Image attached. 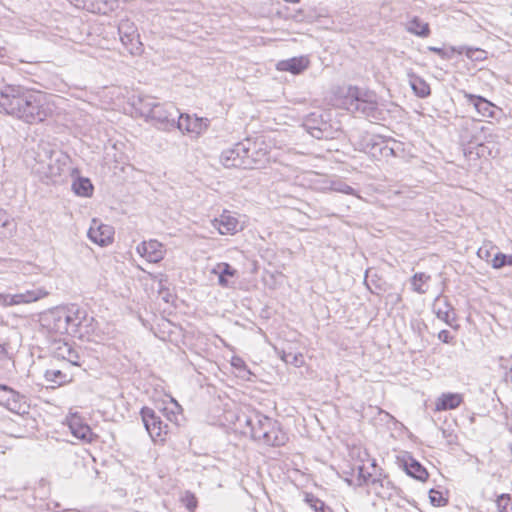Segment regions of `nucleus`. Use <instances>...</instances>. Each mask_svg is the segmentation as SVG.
Returning <instances> with one entry per match:
<instances>
[{
  "label": "nucleus",
  "mask_w": 512,
  "mask_h": 512,
  "mask_svg": "<svg viewBox=\"0 0 512 512\" xmlns=\"http://www.w3.org/2000/svg\"><path fill=\"white\" fill-rule=\"evenodd\" d=\"M211 224L221 235H234L242 229L238 219L228 210H224L218 218H214Z\"/></svg>",
  "instance_id": "obj_12"
},
{
  "label": "nucleus",
  "mask_w": 512,
  "mask_h": 512,
  "mask_svg": "<svg viewBox=\"0 0 512 512\" xmlns=\"http://www.w3.org/2000/svg\"><path fill=\"white\" fill-rule=\"evenodd\" d=\"M134 105L143 117L152 121L159 129L169 130L175 127L179 110L173 103H159L153 97L139 96Z\"/></svg>",
  "instance_id": "obj_4"
},
{
  "label": "nucleus",
  "mask_w": 512,
  "mask_h": 512,
  "mask_svg": "<svg viewBox=\"0 0 512 512\" xmlns=\"http://www.w3.org/2000/svg\"><path fill=\"white\" fill-rule=\"evenodd\" d=\"M50 350L55 358L65 360L71 365H80L77 351L62 338H54L51 343Z\"/></svg>",
  "instance_id": "obj_11"
},
{
  "label": "nucleus",
  "mask_w": 512,
  "mask_h": 512,
  "mask_svg": "<svg viewBox=\"0 0 512 512\" xmlns=\"http://www.w3.org/2000/svg\"><path fill=\"white\" fill-rule=\"evenodd\" d=\"M175 127L181 131L200 134L207 129L208 120L203 118H192L188 114H182L179 112Z\"/></svg>",
  "instance_id": "obj_14"
},
{
  "label": "nucleus",
  "mask_w": 512,
  "mask_h": 512,
  "mask_svg": "<svg viewBox=\"0 0 512 512\" xmlns=\"http://www.w3.org/2000/svg\"><path fill=\"white\" fill-rule=\"evenodd\" d=\"M431 276L424 272H417L410 278L411 289L418 294H426Z\"/></svg>",
  "instance_id": "obj_26"
},
{
  "label": "nucleus",
  "mask_w": 512,
  "mask_h": 512,
  "mask_svg": "<svg viewBox=\"0 0 512 512\" xmlns=\"http://www.w3.org/2000/svg\"><path fill=\"white\" fill-rule=\"evenodd\" d=\"M87 235L92 242L100 246H107L113 242L114 228L94 218L91 221Z\"/></svg>",
  "instance_id": "obj_10"
},
{
  "label": "nucleus",
  "mask_w": 512,
  "mask_h": 512,
  "mask_svg": "<svg viewBox=\"0 0 512 512\" xmlns=\"http://www.w3.org/2000/svg\"><path fill=\"white\" fill-rule=\"evenodd\" d=\"M212 273L218 275V284L223 288H231L234 283L229 281V277H235L237 275V270L234 269L228 263H218L216 267L212 270Z\"/></svg>",
  "instance_id": "obj_19"
},
{
  "label": "nucleus",
  "mask_w": 512,
  "mask_h": 512,
  "mask_svg": "<svg viewBox=\"0 0 512 512\" xmlns=\"http://www.w3.org/2000/svg\"><path fill=\"white\" fill-rule=\"evenodd\" d=\"M183 502L189 511H194L197 507V499L194 494L190 492H186L185 496L183 497Z\"/></svg>",
  "instance_id": "obj_39"
},
{
  "label": "nucleus",
  "mask_w": 512,
  "mask_h": 512,
  "mask_svg": "<svg viewBox=\"0 0 512 512\" xmlns=\"http://www.w3.org/2000/svg\"><path fill=\"white\" fill-rule=\"evenodd\" d=\"M5 49L0 45V57H3L4 56V52Z\"/></svg>",
  "instance_id": "obj_47"
},
{
  "label": "nucleus",
  "mask_w": 512,
  "mask_h": 512,
  "mask_svg": "<svg viewBox=\"0 0 512 512\" xmlns=\"http://www.w3.org/2000/svg\"><path fill=\"white\" fill-rule=\"evenodd\" d=\"M305 502L315 511V512H332L329 507L325 505V503L318 499L315 495L311 493H307L305 495Z\"/></svg>",
  "instance_id": "obj_31"
},
{
  "label": "nucleus",
  "mask_w": 512,
  "mask_h": 512,
  "mask_svg": "<svg viewBox=\"0 0 512 512\" xmlns=\"http://www.w3.org/2000/svg\"><path fill=\"white\" fill-rule=\"evenodd\" d=\"M64 166L65 163H62L59 158L53 159V153L51 152L50 161L41 173L46 179L54 181L55 178L61 176Z\"/></svg>",
  "instance_id": "obj_25"
},
{
  "label": "nucleus",
  "mask_w": 512,
  "mask_h": 512,
  "mask_svg": "<svg viewBox=\"0 0 512 512\" xmlns=\"http://www.w3.org/2000/svg\"><path fill=\"white\" fill-rule=\"evenodd\" d=\"M409 84L414 94L420 98H426L431 94L429 84L413 72H408Z\"/></svg>",
  "instance_id": "obj_21"
},
{
  "label": "nucleus",
  "mask_w": 512,
  "mask_h": 512,
  "mask_svg": "<svg viewBox=\"0 0 512 512\" xmlns=\"http://www.w3.org/2000/svg\"><path fill=\"white\" fill-rule=\"evenodd\" d=\"M345 104L349 111L357 112L372 121L384 119V113L379 108L376 95L373 92L349 87Z\"/></svg>",
  "instance_id": "obj_5"
},
{
  "label": "nucleus",
  "mask_w": 512,
  "mask_h": 512,
  "mask_svg": "<svg viewBox=\"0 0 512 512\" xmlns=\"http://www.w3.org/2000/svg\"><path fill=\"white\" fill-rule=\"evenodd\" d=\"M463 402V396L459 393H443L436 400L435 407L437 411H446L456 409Z\"/></svg>",
  "instance_id": "obj_20"
},
{
  "label": "nucleus",
  "mask_w": 512,
  "mask_h": 512,
  "mask_svg": "<svg viewBox=\"0 0 512 512\" xmlns=\"http://www.w3.org/2000/svg\"><path fill=\"white\" fill-rule=\"evenodd\" d=\"M406 29L409 33L420 36V37H428L430 34L429 24L423 22L418 17L412 18L406 26Z\"/></svg>",
  "instance_id": "obj_27"
},
{
  "label": "nucleus",
  "mask_w": 512,
  "mask_h": 512,
  "mask_svg": "<svg viewBox=\"0 0 512 512\" xmlns=\"http://www.w3.org/2000/svg\"><path fill=\"white\" fill-rule=\"evenodd\" d=\"M245 144L243 141L235 144L232 148L226 149L221 154V162L227 168H243L248 169L251 163L245 156Z\"/></svg>",
  "instance_id": "obj_8"
},
{
  "label": "nucleus",
  "mask_w": 512,
  "mask_h": 512,
  "mask_svg": "<svg viewBox=\"0 0 512 512\" xmlns=\"http://www.w3.org/2000/svg\"><path fill=\"white\" fill-rule=\"evenodd\" d=\"M9 224V217L6 212L0 208V227H6Z\"/></svg>",
  "instance_id": "obj_43"
},
{
  "label": "nucleus",
  "mask_w": 512,
  "mask_h": 512,
  "mask_svg": "<svg viewBox=\"0 0 512 512\" xmlns=\"http://www.w3.org/2000/svg\"><path fill=\"white\" fill-rule=\"evenodd\" d=\"M357 471H358V473H357L358 486L367 485L370 483V481L372 484H376V483L380 482V480H378V479H375V478L371 479L372 478L371 473L367 472L363 465L358 466Z\"/></svg>",
  "instance_id": "obj_32"
},
{
  "label": "nucleus",
  "mask_w": 512,
  "mask_h": 512,
  "mask_svg": "<svg viewBox=\"0 0 512 512\" xmlns=\"http://www.w3.org/2000/svg\"><path fill=\"white\" fill-rule=\"evenodd\" d=\"M143 424L153 441H163L164 436L167 434V424H165L161 417L156 412L149 408L143 407L140 411Z\"/></svg>",
  "instance_id": "obj_7"
},
{
  "label": "nucleus",
  "mask_w": 512,
  "mask_h": 512,
  "mask_svg": "<svg viewBox=\"0 0 512 512\" xmlns=\"http://www.w3.org/2000/svg\"><path fill=\"white\" fill-rule=\"evenodd\" d=\"M5 354H6V350H5V348H4L2 345H0V359H1Z\"/></svg>",
  "instance_id": "obj_45"
},
{
  "label": "nucleus",
  "mask_w": 512,
  "mask_h": 512,
  "mask_svg": "<svg viewBox=\"0 0 512 512\" xmlns=\"http://www.w3.org/2000/svg\"><path fill=\"white\" fill-rule=\"evenodd\" d=\"M506 265H512V255H507Z\"/></svg>",
  "instance_id": "obj_46"
},
{
  "label": "nucleus",
  "mask_w": 512,
  "mask_h": 512,
  "mask_svg": "<svg viewBox=\"0 0 512 512\" xmlns=\"http://www.w3.org/2000/svg\"><path fill=\"white\" fill-rule=\"evenodd\" d=\"M309 64L307 56H299L279 61L276 67L279 71H287L296 75L306 70Z\"/></svg>",
  "instance_id": "obj_17"
},
{
  "label": "nucleus",
  "mask_w": 512,
  "mask_h": 512,
  "mask_svg": "<svg viewBox=\"0 0 512 512\" xmlns=\"http://www.w3.org/2000/svg\"><path fill=\"white\" fill-rule=\"evenodd\" d=\"M304 126L308 133L316 139H328L331 136L329 125L326 122H322L321 126H317L313 115L306 120Z\"/></svg>",
  "instance_id": "obj_22"
},
{
  "label": "nucleus",
  "mask_w": 512,
  "mask_h": 512,
  "mask_svg": "<svg viewBox=\"0 0 512 512\" xmlns=\"http://www.w3.org/2000/svg\"><path fill=\"white\" fill-rule=\"evenodd\" d=\"M463 96L469 104L474 106V108L480 115L491 118L495 117L497 107L484 97L474 95L465 91L463 92Z\"/></svg>",
  "instance_id": "obj_15"
},
{
  "label": "nucleus",
  "mask_w": 512,
  "mask_h": 512,
  "mask_svg": "<svg viewBox=\"0 0 512 512\" xmlns=\"http://www.w3.org/2000/svg\"><path fill=\"white\" fill-rule=\"evenodd\" d=\"M86 320L84 311L72 307L69 309H57L45 315L42 319V325L49 333L55 335L54 338H61L65 334L81 336L80 328Z\"/></svg>",
  "instance_id": "obj_3"
},
{
  "label": "nucleus",
  "mask_w": 512,
  "mask_h": 512,
  "mask_svg": "<svg viewBox=\"0 0 512 512\" xmlns=\"http://www.w3.org/2000/svg\"><path fill=\"white\" fill-rule=\"evenodd\" d=\"M72 190L78 196L90 197L94 187L89 178L79 177L73 182Z\"/></svg>",
  "instance_id": "obj_28"
},
{
  "label": "nucleus",
  "mask_w": 512,
  "mask_h": 512,
  "mask_svg": "<svg viewBox=\"0 0 512 512\" xmlns=\"http://www.w3.org/2000/svg\"><path fill=\"white\" fill-rule=\"evenodd\" d=\"M438 338L444 343H449L452 337L448 330H441L438 334Z\"/></svg>",
  "instance_id": "obj_42"
},
{
  "label": "nucleus",
  "mask_w": 512,
  "mask_h": 512,
  "mask_svg": "<svg viewBox=\"0 0 512 512\" xmlns=\"http://www.w3.org/2000/svg\"><path fill=\"white\" fill-rule=\"evenodd\" d=\"M404 467L406 473L409 476L419 481H425L428 478L427 470L412 457H409L408 460H405Z\"/></svg>",
  "instance_id": "obj_23"
},
{
  "label": "nucleus",
  "mask_w": 512,
  "mask_h": 512,
  "mask_svg": "<svg viewBox=\"0 0 512 512\" xmlns=\"http://www.w3.org/2000/svg\"><path fill=\"white\" fill-rule=\"evenodd\" d=\"M116 0H95V9L89 10L92 13L107 14L113 10Z\"/></svg>",
  "instance_id": "obj_33"
},
{
  "label": "nucleus",
  "mask_w": 512,
  "mask_h": 512,
  "mask_svg": "<svg viewBox=\"0 0 512 512\" xmlns=\"http://www.w3.org/2000/svg\"><path fill=\"white\" fill-rule=\"evenodd\" d=\"M25 397L22 396L19 392L12 389L8 396L5 399V405L7 408L16 413H24L25 412Z\"/></svg>",
  "instance_id": "obj_24"
},
{
  "label": "nucleus",
  "mask_w": 512,
  "mask_h": 512,
  "mask_svg": "<svg viewBox=\"0 0 512 512\" xmlns=\"http://www.w3.org/2000/svg\"><path fill=\"white\" fill-rule=\"evenodd\" d=\"M282 360L288 364H292L296 367L300 366L303 363V356L301 354H293L291 352L286 353L283 352L281 356Z\"/></svg>",
  "instance_id": "obj_37"
},
{
  "label": "nucleus",
  "mask_w": 512,
  "mask_h": 512,
  "mask_svg": "<svg viewBox=\"0 0 512 512\" xmlns=\"http://www.w3.org/2000/svg\"><path fill=\"white\" fill-rule=\"evenodd\" d=\"M45 379L48 382L56 384L57 386H61L69 383L72 380V377L71 375L62 372L59 369H49L45 372Z\"/></svg>",
  "instance_id": "obj_29"
},
{
  "label": "nucleus",
  "mask_w": 512,
  "mask_h": 512,
  "mask_svg": "<svg viewBox=\"0 0 512 512\" xmlns=\"http://www.w3.org/2000/svg\"><path fill=\"white\" fill-rule=\"evenodd\" d=\"M70 431L74 437L85 442H91L93 432L91 428L83 423L82 419L77 415H72L68 420Z\"/></svg>",
  "instance_id": "obj_16"
},
{
  "label": "nucleus",
  "mask_w": 512,
  "mask_h": 512,
  "mask_svg": "<svg viewBox=\"0 0 512 512\" xmlns=\"http://www.w3.org/2000/svg\"><path fill=\"white\" fill-rule=\"evenodd\" d=\"M0 107L5 114L27 124L44 122L53 113L45 93L8 85L0 91Z\"/></svg>",
  "instance_id": "obj_1"
},
{
  "label": "nucleus",
  "mask_w": 512,
  "mask_h": 512,
  "mask_svg": "<svg viewBox=\"0 0 512 512\" xmlns=\"http://www.w3.org/2000/svg\"><path fill=\"white\" fill-rule=\"evenodd\" d=\"M245 144V156L251 161L248 169H259L266 165L270 160V145L263 136L255 138H246L243 140Z\"/></svg>",
  "instance_id": "obj_6"
},
{
  "label": "nucleus",
  "mask_w": 512,
  "mask_h": 512,
  "mask_svg": "<svg viewBox=\"0 0 512 512\" xmlns=\"http://www.w3.org/2000/svg\"><path fill=\"white\" fill-rule=\"evenodd\" d=\"M506 261H507V255L499 252L491 260V266L494 269H500V268L506 266Z\"/></svg>",
  "instance_id": "obj_38"
},
{
  "label": "nucleus",
  "mask_w": 512,
  "mask_h": 512,
  "mask_svg": "<svg viewBox=\"0 0 512 512\" xmlns=\"http://www.w3.org/2000/svg\"><path fill=\"white\" fill-rule=\"evenodd\" d=\"M11 294L0 293V305L4 307L12 306Z\"/></svg>",
  "instance_id": "obj_41"
},
{
  "label": "nucleus",
  "mask_w": 512,
  "mask_h": 512,
  "mask_svg": "<svg viewBox=\"0 0 512 512\" xmlns=\"http://www.w3.org/2000/svg\"><path fill=\"white\" fill-rule=\"evenodd\" d=\"M0 389L4 392H6L7 394L12 390V388L8 387L7 385H4V384H0Z\"/></svg>",
  "instance_id": "obj_44"
},
{
  "label": "nucleus",
  "mask_w": 512,
  "mask_h": 512,
  "mask_svg": "<svg viewBox=\"0 0 512 512\" xmlns=\"http://www.w3.org/2000/svg\"><path fill=\"white\" fill-rule=\"evenodd\" d=\"M48 292L43 288L26 290L23 293L11 294L12 306L28 304L44 298Z\"/></svg>",
  "instance_id": "obj_18"
},
{
  "label": "nucleus",
  "mask_w": 512,
  "mask_h": 512,
  "mask_svg": "<svg viewBox=\"0 0 512 512\" xmlns=\"http://www.w3.org/2000/svg\"><path fill=\"white\" fill-rule=\"evenodd\" d=\"M428 50L431 51V52H434L436 54H438L441 58L443 59H448L450 58V53L447 52L446 50H444L443 48H439V47H434V46H429L428 47Z\"/></svg>",
  "instance_id": "obj_40"
},
{
  "label": "nucleus",
  "mask_w": 512,
  "mask_h": 512,
  "mask_svg": "<svg viewBox=\"0 0 512 512\" xmlns=\"http://www.w3.org/2000/svg\"><path fill=\"white\" fill-rule=\"evenodd\" d=\"M118 33L122 44L130 51V53L133 54L140 50L139 45L141 43L139 41V34L133 22L129 19L121 20L118 25Z\"/></svg>",
  "instance_id": "obj_9"
},
{
  "label": "nucleus",
  "mask_w": 512,
  "mask_h": 512,
  "mask_svg": "<svg viewBox=\"0 0 512 512\" xmlns=\"http://www.w3.org/2000/svg\"><path fill=\"white\" fill-rule=\"evenodd\" d=\"M137 252L151 263L160 262L165 255V248L162 243L155 239L143 241L137 246Z\"/></svg>",
  "instance_id": "obj_13"
},
{
  "label": "nucleus",
  "mask_w": 512,
  "mask_h": 512,
  "mask_svg": "<svg viewBox=\"0 0 512 512\" xmlns=\"http://www.w3.org/2000/svg\"><path fill=\"white\" fill-rule=\"evenodd\" d=\"M240 426L244 424L247 430L245 434L268 446H282L288 440L286 433L280 428L277 421L261 414L260 412H252L250 414H242L237 417Z\"/></svg>",
  "instance_id": "obj_2"
},
{
  "label": "nucleus",
  "mask_w": 512,
  "mask_h": 512,
  "mask_svg": "<svg viewBox=\"0 0 512 512\" xmlns=\"http://www.w3.org/2000/svg\"><path fill=\"white\" fill-rule=\"evenodd\" d=\"M331 189L335 192H340L348 195H354L356 193L354 188H352L342 180L332 182Z\"/></svg>",
  "instance_id": "obj_35"
},
{
  "label": "nucleus",
  "mask_w": 512,
  "mask_h": 512,
  "mask_svg": "<svg viewBox=\"0 0 512 512\" xmlns=\"http://www.w3.org/2000/svg\"><path fill=\"white\" fill-rule=\"evenodd\" d=\"M439 301V297H437L433 305L434 312L438 319L449 324L452 308L446 300H444L442 304H440Z\"/></svg>",
  "instance_id": "obj_30"
},
{
  "label": "nucleus",
  "mask_w": 512,
  "mask_h": 512,
  "mask_svg": "<svg viewBox=\"0 0 512 512\" xmlns=\"http://www.w3.org/2000/svg\"><path fill=\"white\" fill-rule=\"evenodd\" d=\"M429 499L433 506L441 507L446 505L447 499H445L440 491L431 489L429 491Z\"/></svg>",
  "instance_id": "obj_36"
},
{
  "label": "nucleus",
  "mask_w": 512,
  "mask_h": 512,
  "mask_svg": "<svg viewBox=\"0 0 512 512\" xmlns=\"http://www.w3.org/2000/svg\"><path fill=\"white\" fill-rule=\"evenodd\" d=\"M497 507L499 512H512V496L502 494L497 499Z\"/></svg>",
  "instance_id": "obj_34"
}]
</instances>
